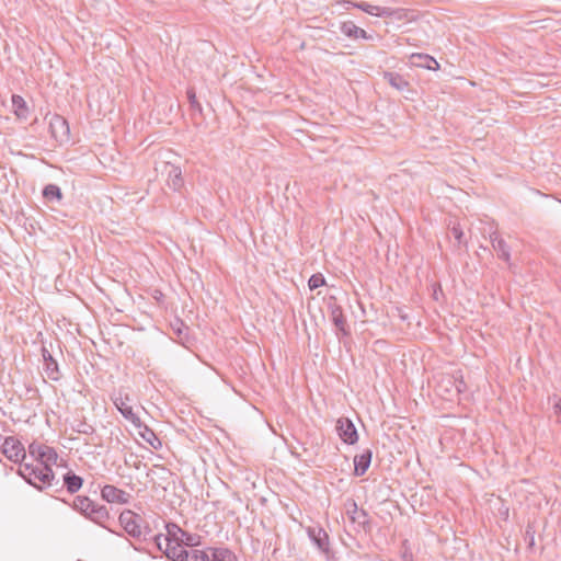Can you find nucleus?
<instances>
[{"mask_svg":"<svg viewBox=\"0 0 561 561\" xmlns=\"http://www.w3.org/2000/svg\"><path fill=\"white\" fill-rule=\"evenodd\" d=\"M49 128L51 136L60 142L69 139V126L65 118L59 115H55L49 122Z\"/></svg>","mask_w":561,"mask_h":561,"instance_id":"9b49d317","label":"nucleus"},{"mask_svg":"<svg viewBox=\"0 0 561 561\" xmlns=\"http://www.w3.org/2000/svg\"><path fill=\"white\" fill-rule=\"evenodd\" d=\"M18 474L38 491L59 485V480L56 479L50 467H44L37 463H21Z\"/></svg>","mask_w":561,"mask_h":561,"instance_id":"f257e3e1","label":"nucleus"},{"mask_svg":"<svg viewBox=\"0 0 561 561\" xmlns=\"http://www.w3.org/2000/svg\"><path fill=\"white\" fill-rule=\"evenodd\" d=\"M165 530L167 535L163 537V541L180 543L187 548H194L201 542L199 535L187 533L175 523H167Z\"/></svg>","mask_w":561,"mask_h":561,"instance_id":"7ed1b4c3","label":"nucleus"},{"mask_svg":"<svg viewBox=\"0 0 561 561\" xmlns=\"http://www.w3.org/2000/svg\"><path fill=\"white\" fill-rule=\"evenodd\" d=\"M437 391L440 396L445 397L447 400H453L455 396V392L453 391V386L448 383H444V386L440 388L439 383L437 385Z\"/></svg>","mask_w":561,"mask_h":561,"instance_id":"72a5a7b5","label":"nucleus"},{"mask_svg":"<svg viewBox=\"0 0 561 561\" xmlns=\"http://www.w3.org/2000/svg\"><path fill=\"white\" fill-rule=\"evenodd\" d=\"M492 248L497 254V257L510 264L511 262V248L506 241L499 234L497 231H493L490 234Z\"/></svg>","mask_w":561,"mask_h":561,"instance_id":"ddd939ff","label":"nucleus"},{"mask_svg":"<svg viewBox=\"0 0 561 561\" xmlns=\"http://www.w3.org/2000/svg\"><path fill=\"white\" fill-rule=\"evenodd\" d=\"M138 518L139 516L130 510L122 512L118 517L121 526L133 538H139L142 535V529Z\"/></svg>","mask_w":561,"mask_h":561,"instance_id":"0eeeda50","label":"nucleus"},{"mask_svg":"<svg viewBox=\"0 0 561 561\" xmlns=\"http://www.w3.org/2000/svg\"><path fill=\"white\" fill-rule=\"evenodd\" d=\"M142 431H139V434L140 436L151 446L153 447L154 449H158L160 446H161V442L160 439L157 437V435L154 434V432L149 428L147 425H145L142 423L141 427L139 430Z\"/></svg>","mask_w":561,"mask_h":561,"instance_id":"393cba45","label":"nucleus"},{"mask_svg":"<svg viewBox=\"0 0 561 561\" xmlns=\"http://www.w3.org/2000/svg\"><path fill=\"white\" fill-rule=\"evenodd\" d=\"M401 557L404 561H412V559H413V554H412L411 550L409 549V547L407 546V541H404L402 545Z\"/></svg>","mask_w":561,"mask_h":561,"instance_id":"c9c22d12","label":"nucleus"},{"mask_svg":"<svg viewBox=\"0 0 561 561\" xmlns=\"http://www.w3.org/2000/svg\"><path fill=\"white\" fill-rule=\"evenodd\" d=\"M411 60L414 66L423 67L430 70H435L439 67L438 62L433 57L425 54H413L411 56Z\"/></svg>","mask_w":561,"mask_h":561,"instance_id":"aec40b11","label":"nucleus"},{"mask_svg":"<svg viewBox=\"0 0 561 561\" xmlns=\"http://www.w3.org/2000/svg\"><path fill=\"white\" fill-rule=\"evenodd\" d=\"M1 451L12 462L22 463L26 457L23 444L14 436H8L3 439Z\"/></svg>","mask_w":561,"mask_h":561,"instance_id":"423d86ee","label":"nucleus"},{"mask_svg":"<svg viewBox=\"0 0 561 561\" xmlns=\"http://www.w3.org/2000/svg\"><path fill=\"white\" fill-rule=\"evenodd\" d=\"M211 561H236L234 553L228 548H209Z\"/></svg>","mask_w":561,"mask_h":561,"instance_id":"5701e85b","label":"nucleus"},{"mask_svg":"<svg viewBox=\"0 0 561 561\" xmlns=\"http://www.w3.org/2000/svg\"><path fill=\"white\" fill-rule=\"evenodd\" d=\"M72 508L91 522L105 527L104 523L110 519V513L105 505H99L88 496L78 495L73 499Z\"/></svg>","mask_w":561,"mask_h":561,"instance_id":"f03ea898","label":"nucleus"},{"mask_svg":"<svg viewBox=\"0 0 561 561\" xmlns=\"http://www.w3.org/2000/svg\"><path fill=\"white\" fill-rule=\"evenodd\" d=\"M62 485L57 489V491H60L65 486L69 493L73 494L77 493L83 485V479L72 471L66 472L62 477Z\"/></svg>","mask_w":561,"mask_h":561,"instance_id":"a211bd4d","label":"nucleus"},{"mask_svg":"<svg viewBox=\"0 0 561 561\" xmlns=\"http://www.w3.org/2000/svg\"><path fill=\"white\" fill-rule=\"evenodd\" d=\"M347 3H352V5L354 8H357L370 15H375V16H392L397 13V10L392 9V8H389V7H378V5H373V4H369L367 2H347Z\"/></svg>","mask_w":561,"mask_h":561,"instance_id":"4468645a","label":"nucleus"},{"mask_svg":"<svg viewBox=\"0 0 561 561\" xmlns=\"http://www.w3.org/2000/svg\"><path fill=\"white\" fill-rule=\"evenodd\" d=\"M72 430L79 434L84 435H92L95 432L94 427L84 420L77 421L72 426Z\"/></svg>","mask_w":561,"mask_h":561,"instance_id":"c756f323","label":"nucleus"},{"mask_svg":"<svg viewBox=\"0 0 561 561\" xmlns=\"http://www.w3.org/2000/svg\"><path fill=\"white\" fill-rule=\"evenodd\" d=\"M154 542L160 551L171 561H187L190 551L180 543L163 541V535L154 536Z\"/></svg>","mask_w":561,"mask_h":561,"instance_id":"39448f33","label":"nucleus"},{"mask_svg":"<svg viewBox=\"0 0 561 561\" xmlns=\"http://www.w3.org/2000/svg\"><path fill=\"white\" fill-rule=\"evenodd\" d=\"M36 461L37 465L39 466L51 468L53 465H57L58 454L53 447L46 446L42 455H39L38 458L36 459Z\"/></svg>","mask_w":561,"mask_h":561,"instance_id":"412c9836","label":"nucleus"},{"mask_svg":"<svg viewBox=\"0 0 561 561\" xmlns=\"http://www.w3.org/2000/svg\"><path fill=\"white\" fill-rule=\"evenodd\" d=\"M323 285H325V278L320 273L311 275V277L308 280V286L311 290L317 289Z\"/></svg>","mask_w":561,"mask_h":561,"instance_id":"2f4dec72","label":"nucleus"},{"mask_svg":"<svg viewBox=\"0 0 561 561\" xmlns=\"http://www.w3.org/2000/svg\"><path fill=\"white\" fill-rule=\"evenodd\" d=\"M336 431L340 438L348 445H353L358 440L357 430L354 423L347 417H341L336 423Z\"/></svg>","mask_w":561,"mask_h":561,"instance_id":"6e6552de","label":"nucleus"},{"mask_svg":"<svg viewBox=\"0 0 561 561\" xmlns=\"http://www.w3.org/2000/svg\"><path fill=\"white\" fill-rule=\"evenodd\" d=\"M373 451L367 448L360 455L354 457V474L357 477L364 476L368 470L371 462Z\"/></svg>","mask_w":561,"mask_h":561,"instance_id":"f3484780","label":"nucleus"},{"mask_svg":"<svg viewBox=\"0 0 561 561\" xmlns=\"http://www.w3.org/2000/svg\"><path fill=\"white\" fill-rule=\"evenodd\" d=\"M43 196L49 202H60L62 198V193L59 186L55 184H48L43 190Z\"/></svg>","mask_w":561,"mask_h":561,"instance_id":"bb28decb","label":"nucleus"},{"mask_svg":"<svg viewBox=\"0 0 561 561\" xmlns=\"http://www.w3.org/2000/svg\"><path fill=\"white\" fill-rule=\"evenodd\" d=\"M331 318H332L334 325L343 333H346V331H345L346 320L343 314V310L340 306L331 307Z\"/></svg>","mask_w":561,"mask_h":561,"instance_id":"a878e982","label":"nucleus"},{"mask_svg":"<svg viewBox=\"0 0 561 561\" xmlns=\"http://www.w3.org/2000/svg\"><path fill=\"white\" fill-rule=\"evenodd\" d=\"M307 533L311 541L318 547V549L321 552H330L329 535L322 527H308Z\"/></svg>","mask_w":561,"mask_h":561,"instance_id":"9d476101","label":"nucleus"},{"mask_svg":"<svg viewBox=\"0 0 561 561\" xmlns=\"http://www.w3.org/2000/svg\"><path fill=\"white\" fill-rule=\"evenodd\" d=\"M444 383H448L453 386V391L455 392V396L457 397L459 393L463 392L466 390V383L462 380V376H445L439 381V387L442 388Z\"/></svg>","mask_w":561,"mask_h":561,"instance_id":"4be33fe9","label":"nucleus"},{"mask_svg":"<svg viewBox=\"0 0 561 561\" xmlns=\"http://www.w3.org/2000/svg\"><path fill=\"white\" fill-rule=\"evenodd\" d=\"M187 561H211L209 548L207 550H199V549L192 548V550L188 553Z\"/></svg>","mask_w":561,"mask_h":561,"instance_id":"c85d7f7f","label":"nucleus"},{"mask_svg":"<svg viewBox=\"0 0 561 561\" xmlns=\"http://www.w3.org/2000/svg\"><path fill=\"white\" fill-rule=\"evenodd\" d=\"M553 410H554V413L556 414H559L561 412V404H560V400L558 402L554 403L553 405Z\"/></svg>","mask_w":561,"mask_h":561,"instance_id":"e433bc0d","label":"nucleus"},{"mask_svg":"<svg viewBox=\"0 0 561 561\" xmlns=\"http://www.w3.org/2000/svg\"><path fill=\"white\" fill-rule=\"evenodd\" d=\"M163 172L167 173V184L173 191H180L184 185V180L182 176V170L180 167L174 165L172 163H164Z\"/></svg>","mask_w":561,"mask_h":561,"instance_id":"f8f14e48","label":"nucleus"},{"mask_svg":"<svg viewBox=\"0 0 561 561\" xmlns=\"http://www.w3.org/2000/svg\"><path fill=\"white\" fill-rule=\"evenodd\" d=\"M112 401L116 409L122 413V415L129 421L135 427L140 428L142 422L140 417L134 413L133 407L130 404L131 399L129 394L124 390H118L116 393L112 396Z\"/></svg>","mask_w":561,"mask_h":561,"instance_id":"20e7f679","label":"nucleus"},{"mask_svg":"<svg viewBox=\"0 0 561 561\" xmlns=\"http://www.w3.org/2000/svg\"><path fill=\"white\" fill-rule=\"evenodd\" d=\"M347 515L353 523H356L364 530L370 529V522L367 512L363 508H358L355 502H353L351 508L347 510Z\"/></svg>","mask_w":561,"mask_h":561,"instance_id":"dca6fc26","label":"nucleus"},{"mask_svg":"<svg viewBox=\"0 0 561 561\" xmlns=\"http://www.w3.org/2000/svg\"><path fill=\"white\" fill-rule=\"evenodd\" d=\"M12 105L14 107V112L19 117L26 118L27 116V107L24 99L20 95H12Z\"/></svg>","mask_w":561,"mask_h":561,"instance_id":"cd10ccee","label":"nucleus"},{"mask_svg":"<svg viewBox=\"0 0 561 561\" xmlns=\"http://www.w3.org/2000/svg\"><path fill=\"white\" fill-rule=\"evenodd\" d=\"M42 355L44 360V371L47 375V377L54 381L59 380L61 374L56 359L53 357V355L46 347L42 348Z\"/></svg>","mask_w":561,"mask_h":561,"instance_id":"2eb2a0df","label":"nucleus"},{"mask_svg":"<svg viewBox=\"0 0 561 561\" xmlns=\"http://www.w3.org/2000/svg\"><path fill=\"white\" fill-rule=\"evenodd\" d=\"M341 32L351 38H363L370 39L371 35L367 34V32L360 27H358L354 22L346 21L341 24Z\"/></svg>","mask_w":561,"mask_h":561,"instance_id":"6ab92c4d","label":"nucleus"},{"mask_svg":"<svg viewBox=\"0 0 561 561\" xmlns=\"http://www.w3.org/2000/svg\"><path fill=\"white\" fill-rule=\"evenodd\" d=\"M186 95L190 102V106L193 111L202 113L203 108L201 103L197 101L195 90L193 88L187 89Z\"/></svg>","mask_w":561,"mask_h":561,"instance_id":"7c9ffc66","label":"nucleus"},{"mask_svg":"<svg viewBox=\"0 0 561 561\" xmlns=\"http://www.w3.org/2000/svg\"><path fill=\"white\" fill-rule=\"evenodd\" d=\"M450 234L455 238L458 244L462 243L463 232L459 226H454L450 229Z\"/></svg>","mask_w":561,"mask_h":561,"instance_id":"f704fd0d","label":"nucleus"},{"mask_svg":"<svg viewBox=\"0 0 561 561\" xmlns=\"http://www.w3.org/2000/svg\"><path fill=\"white\" fill-rule=\"evenodd\" d=\"M383 77L388 83L398 91H403L409 85L408 81L399 73L385 72Z\"/></svg>","mask_w":561,"mask_h":561,"instance_id":"b1692460","label":"nucleus"},{"mask_svg":"<svg viewBox=\"0 0 561 561\" xmlns=\"http://www.w3.org/2000/svg\"><path fill=\"white\" fill-rule=\"evenodd\" d=\"M101 497L108 503L127 504L130 494L112 484H106L101 490Z\"/></svg>","mask_w":561,"mask_h":561,"instance_id":"1a4fd4ad","label":"nucleus"},{"mask_svg":"<svg viewBox=\"0 0 561 561\" xmlns=\"http://www.w3.org/2000/svg\"><path fill=\"white\" fill-rule=\"evenodd\" d=\"M47 445L45 444H42V443H37V442H33L28 445V454L31 457H33L35 460L38 458L39 455H42L44 448L46 447Z\"/></svg>","mask_w":561,"mask_h":561,"instance_id":"473e14b6","label":"nucleus"}]
</instances>
